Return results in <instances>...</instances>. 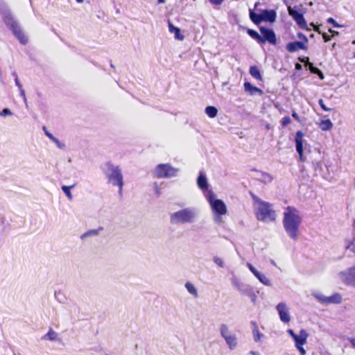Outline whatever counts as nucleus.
Instances as JSON below:
<instances>
[{
  "instance_id": "obj_33",
  "label": "nucleus",
  "mask_w": 355,
  "mask_h": 355,
  "mask_svg": "<svg viewBox=\"0 0 355 355\" xmlns=\"http://www.w3.org/2000/svg\"><path fill=\"white\" fill-rule=\"evenodd\" d=\"M54 295H55V300L58 302H59L60 303H65V302L67 301V297H65L64 293H62L60 291H55Z\"/></svg>"
},
{
  "instance_id": "obj_58",
  "label": "nucleus",
  "mask_w": 355,
  "mask_h": 355,
  "mask_svg": "<svg viewBox=\"0 0 355 355\" xmlns=\"http://www.w3.org/2000/svg\"><path fill=\"white\" fill-rule=\"evenodd\" d=\"M329 31L333 35H338V32L329 29Z\"/></svg>"
},
{
  "instance_id": "obj_23",
  "label": "nucleus",
  "mask_w": 355,
  "mask_h": 355,
  "mask_svg": "<svg viewBox=\"0 0 355 355\" xmlns=\"http://www.w3.org/2000/svg\"><path fill=\"white\" fill-rule=\"evenodd\" d=\"M243 86L245 91L248 92L250 95H254L256 93L259 95L263 94V91L261 89L252 85L249 82H245Z\"/></svg>"
},
{
  "instance_id": "obj_49",
  "label": "nucleus",
  "mask_w": 355,
  "mask_h": 355,
  "mask_svg": "<svg viewBox=\"0 0 355 355\" xmlns=\"http://www.w3.org/2000/svg\"><path fill=\"white\" fill-rule=\"evenodd\" d=\"M331 37V35H329L327 33H322V38L325 42L330 41Z\"/></svg>"
},
{
  "instance_id": "obj_54",
  "label": "nucleus",
  "mask_w": 355,
  "mask_h": 355,
  "mask_svg": "<svg viewBox=\"0 0 355 355\" xmlns=\"http://www.w3.org/2000/svg\"><path fill=\"white\" fill-rule=\"evenodd\" d=\"M347 340L351 343L352 347L355 349V338H347Z\"/></svg>"
},
{
  "instance_id": "obj_26",
  "label": "nucleus",
  "mask_w": 355,
  "mask_h": 355,
  "mask_svg": "<svg viewBox=\"0 0 355 355\" xmlns=\"http://www.w3.org/2000/svg\"><path fill=\"white\" fill-rule=\"evenodd\" d=\"M188 293L193 295L195 298L198 297V293L196 286L190 282H187L184 285Z\"/></svg>"
},
{
  "instance_id": "obj_2",
  "label": "nucleus",
  "mask_w": 355,
  "mask_h": 355,
  "mask_svg": "<svg viewBox=\"0 0 355 355\" xmlns=\"http://www.w3.org/2000/svg\"><path fill=\"white\" fill-rule=\"evenodd\" d=\"M101 169L109 183L119 187V194L122 195L124 185L122 170L119 165H114L111 162H107L101 166Z\"/></svg>"
},
{
  "instance_id": "obj_51",
  "label": "nucleus",
  "mask_w": 355,
  "mask_h": 355,
  "mask_svg": "<svg viewBox=\"0 0 355 355\" xmlns=\"http://www.w3.org/2000/svg\"><path fill=\"white\" fill-rule=\"evenodd\" d=\"M15 83L16 86L18 87V89H21V87H22V85L19 82L18 77H16V78H15Z\"/></svg>"
},
{
  "instance_id": "obj_34",
  "label": "nucleus",
  "mask_w": 355,
  "mask_h": 355,
  "mask_svg": "<svg viewBox=\"0 0 355 355\" xmlns=\"http://www.w3.org/2000/svg\"><path fill=\"white\" fill-rule=\"evenodd\" d=\"M252 334H253V336H254V340L256 343L260 341L265 336L264 334L261 333L259 331V329H257L256 328L255 329H252Z\"/></svg>"
},
{
  "instance_id": "obj_35",
  "label": "nucleus",
  "mask_w": 355,
  "mask_h": 355,
  "mask_svg": "<svg viewBox=\"0 0 355 355\" xmlns=\"http://www.w3.org/2000/svg\"><path fill=\"white\" fill-rule=\"evenodd\" d=\"M257 279L261 282L263 284L266 286H272L271 282L269 279H268L265 275L261 273L260 276H259Z\"/></svg>"
},
{
  "instance_id": "obj_32",
  "label": "nucleus",
  "mask_w": 355,
  "mask_h": 355,
  "mask_svg": "<svg viewBox=\"0 0 355 355\" xmlns=\"http://www.w3.org/2000/svg\"><path fill=\"white\" fill-rule=\"evenodd\" d=\"M98 230H89L87 232L83 234L80 236L81 239H85L87 237L94 236L98 234Z\"/></svg>"
},
{
  "instance_id": "obj_46",
  "label": "nucleus",
  "mask_w": 355,
  "mask_h": 355,
  "mask_svg": "<svg viewBox=\"0 0 355 355\" xmlns=\"http://www.w3.org/2000/svg\"><path fill=\"white\" fill-rule=\"evenodd\" d=\"M224 0H209L210 3L213 6H220L222 4Z\"/></svg>"
},
{
  "instance_id": "obj_3",
  "label": "nucleus",
  "mask_w": 355,
  "mask_h": 355,
  "mask_svg": "<svg viewBox=\"0 0 355 355\" xmlns=\"http://www.w3.org/2000/svg\"><path fill=\"white\" fill-rule=\"evenodd\" d=\"M198 209L189 207L171 214L170 223L173 225L191 224L196 221Z\"/></svg>"
},
{
  "instance_id": "obj_59",
  "label": "nucleus",
  "mask_w": 355,
  "mask_h": 355,
  "mask_svg": "<svg viewBox=\"0 0 355 355\" xmlns=\"http://www.w3.org/2000/svg\"><path fill=\"white\" fill-rule=\"evenodd\" d=\"M292 116H293V118H295V119H298V116H297V113H296V112H295L292 114Z\"/></svg>"
},
{
  "instance_id": "obj_31",
  "label": "nucleus",
  "mask_w": 355,
  "mask_h": 355,
  "mask_svg": "<svg viewBox=\"0 0 355 355\" xmlns=\"http://www.w3.org/2000/svg\"><path fill=\"white\" fill-rule=\"evenodd\" d=\"M247 33L252 39L255 40L259 44L261 40L260 34L252 29H248Z\"/></svg>"
},
{
  "instance_id": "obj_28",
  "label": "nucleus",
  "mask_w": 355,
  "mask_h": 355,
  "mask_svg": "<svg viewBox=\"0 0 355 355\" xmlns=\"http://www.w3.org/2000/svg\"><path fill=\"white\" fill-rule=\"evenodd\" d=\"M320 128L323 131H327L331 129L333 123L329 119L322 120L319 124Z\"/></svg>"
},
{
  "instance_id": "obj_12",
  "label": "nucleus",
  "mask_w": 355,
  "mask_h": 355,
  "mask_svg": "<svg viewBox=\"0 0 355 355\" xmlns=\"http://www.w3.org/2000/svg\"><path fill=\"white\" fill-rule=\"evenodd\" d=\"M197 185L198 188L202 191L205 197L206 198L209 194V192H213L209 189L208 180L205 172L200 171L197 178Z\"/></svg>"
},
{
  "instance_id": "obj_10",
  "label": "nucleus",
  "mask_w": 355,
  "mask_h": 355,
  "mask_svg": "<svg viewBox=\"0 0 355 355\" xmlns=\"http://www.w3.org/2000/svg\"><path fill=\"white\" fill-rule=\"evenodd\" d=\"M343 283L347 286H355V266L350 267L339 273Z\"/></svg>"
},
{
  "instance_id": "obj_50",
  "label": "nucleus",
  "mask_w": 355,
  "mask_h": 355,
  "mask_svg": "<svg viewBox=\"0 0 355 355\" xmlns=\"http://www.w3.org/2000/svg\"><path fill=\"white\" fill-rule=\"evenodd\" d=\"M247 266L248 268H249V270L252 272L254 273V272H256V270H257L251 263H247Z\"/></svg>"
},
{
  "instance_id": "obj_30",
  "label": "nucleus",
  "mask_w": 355,
  "mask_h": 355,
  "mask_svg": "<svg viewBox=\"0 0 355 355\" xmlns=\"http://www.w3.org/2000/svg\"><path fill=\"white\" fill-rule=\"evenodd\" d=\"M73 187H74V185H71V186L64 185L62 187V190L65 193V195L67 196V198L69 200H72V199H73V196L71 193V189Z\"/></svg>"
},
{
  "instance_id": "obj_7",
  "label": "nucleus",
  "mask_w": 355,
  "mask_h": 355,
  "mask_svg": "<svg viewBox=\"0 0 355 355\" xmlns=\"http://www.w3.org/2000/svg\"><path fill=\"white\" fill-rule=\"evenodd\" d=\"M4 22L21 44H26L28 42V37L23 32L20 26L11 15H5Z\"/></svg>"
},
{
  "instance_id": "obj_45",
  "label": "nucleus",
  "mask_w": 355,
  "mask_h": 355,
  "mask_svg": "<svg viewBox=\"0 0 355 355\" xmlns=\"http://www.w3.org/2000/svg\"><path fill=\"white\" fill-rule=\"evenodd\" d=\"M318 103H319V105H320V107H321L323 110H324V111H329V110H331V108L327 107L324 104V101H323V100H322V99H320V100L318 101Z\"/></svg>"
},
{
  "instance_id": "obj_62",
  "label": "nucleus",
  "mask_w": 355,
  "mask_h": 355,
  "mask_svg": "<svg viewBox=\"0 0 355 355\" xmlns=\"http://www.w3.org/2000/svg\"><path fill=\"white\" fill-rule=\"evenodd\" d=\"M158 3H163L165 2V0H157Z\"/></svg>"
},
{
  "instance_id": "obj_36",
  "label": "nucleus",
  "mask_w": 355,
  "mask_h": 355,
  "mask_svg": "<svg viewBox=\"0 0 355 355\" xmlns=\"http://www.w3.org/2000/svg\"><path fill=\"white\" fill-rule=\"evenodd\" d=\"M345 248L355 254V239L347 241Z\"/></svg>"
},
{
  "instance_id": "obj_60",
  "label": "nucleus",
  "mask_w": 355,
  "mask_h": 355,
  "mask_svg": "<svg viewBox=\"0 0 355 355\" xmlns=\"http://www.w3.org/2000/svg\"><path fill=\"white\" fill-rule=\"evenodd\" d=\"M12 76L14 77V79L16 78V77H18L16 71H12Z\"/></svg>"
},
{
  "instance_id": "obj_5",
  "label": "nucleus",
  "mask_w": 355,
  "mask_h": 355,
  "mask_svg": "<svg viewBox=\"0 0 355 355\" xmlns=\"http://www.w3.org/2000/svg\"><path fill=\"white\" fill-rule=\"evenodd\" d=\"M206 199L209 202L213 212L216 215L215 220L220 223L221 220L220 216L227 212V207L225 204L221 200L216 199L214 192H209Z\"/></svg>"
},
{
  "instance_id": "obj_29",
  "label": "nucleus",
  "mask_w": 355,
  "mask_h": 355,
  "mask_svg": "<svg viewBox=\"0 0 355 355\" xmlns=\"http://www.w3.org/2000/svg\"><path fill=\"white\" fill-rule=\"evenodd\" d=\"M205 113L210 118H214L217 115L218 110L214 106H207L205 108Z\"/></svg>"
},
{
  "instance_id": "obj_4",
  "label": "nucleus",
  "mask_w": 355,
  "mask_h": 355,
  "mask_svg": "<svg viewBox=\"0 0 355 355\" xmlns=\"http://www.w3.org/2000/svg\"><path fill=\"white\" fill-rule=\"evenodd\" d=\"M256 202V216L259 220L264 222L275 220L276 214L271 204L261 199H257Z\"/></svg>"
},
{
  "instance_id": "obj_42",
  "label": "nucleus",
  "mask_w": 355,
  "mask_h": 355,
  "mask_svg": "<svg viewBox=\"0 0 355 355\" xmlns=\"http://www.w3.org/2000/svg\"><path fill=\"white\" fill-rule=\"evenodd\" d=\"M247 296H248L251 299L252 302H255L257 295L254 291L253 288L251 289V291L249 292V294H247Z\"/></svg>"
},
{
  "instance_id": "obj_20",
  "label": "nucleus",
  "mask_w": 355,
  "mask_h": 355,
  "mask_svg": "<svg viewBox=\"0 0 355 355\" xmlns=\"http://www.w3.org/2000/svg\"><path fill=\"white\" fill-rule=\"evenodd\" d=\"M233 284L236 289L243 295H247L252 288L250 285L241 283L236 279L233 280Z\"/></svg>"
},
{
  "instance_id": "obj_37",
  "label": "nucleus",
  "mask_w": 355,
  "mask_h": 355,
  "mask_svg": "<svg viewBox=\"0 0 355 355\" xmlns=\"http://www.w3.org/2000/svg\"><path fill=\"white\" fill-rule=\"evenodd\" d=\"M213 261L219 267L224 268L225 264H224V261H223V259H221L218 257H214Z\"/></svg>"
},
{
  "instance_id": "obj_21",
  "label": "nucleus",
  "mask_w": 355,
  "mask_h": 355,
  "mask_svg": "<svg viewBox=\"0 0 355 355\" xmlns=\"http://www.w3.org/2000/svg\"><path fill=\"white\" fill-rule=\"evenodd\" d=\"M168 31L171 33H174V37L178 40H183L184 35L181 34L180 29L176 26H175L170 21H168Z\"/></svg>"
},
{
  "instance_id": "obj_22",
  "label": "nucleus",
  "mask_w": 355,
  "mask_h": 355,
  "mask_svg": "<svg viewBox=\"0 0 355 355\" xmlns=\"http://www.w3.org/2000/svg\"><path fill=\"white\" fill-rule=\"evenodd\" d=\"M255 171L259 173V177L257 178L259 181L264 184H268L272 181L273 177L270 173L263 171H259L257 170Z\"/></svg>"
},
{
  "instance_id": "obj_16",
  "label": "nucleus",
  "mask_w": 355,
  "mask_h": 355,
  "mask_svg": "<svg viewBox=\"0 0 355 355\" xmlns=\"http://www.w3.org/2000/svg\"><path fill=\"white\" fill-rule=\"evenodd\" d=\"M46 137H47L51 144H54L58 149L61 150H66L67 146L65 142L58 137L54 136L53 134L46 130Z\"/></svg>"
},
{
  "instance_id": "obj_52",
  "label": "nucleus",
  "mask_w": 355,
  "mask_h": 355,
  "mask_svg": "<svg viewBox=\"0 0 355 355\" xmlns=\"http://www.w3.org/2000/svg\"><path fill=\"white\" fill-rule=\"evenodd\" d=\"M20 92V96L24 98V102H26V98L25 95V91L22 87H21V89H19Z\"/></svg>"
},
{
  "instance_id": "obj_9",
  "label": "nucleus",
  "mask_w": 355,
  "mask_h": 355,
  "mask_svg": "<svg viewBox=\"0 0 355 355\" xmlns=\"http://www.w3.org/2000/svg\"><path fill=\"white\" fill-rule=\"evenodd\" d=\"M259 31L261 33V40L259 44H264L268 42L270 44H277V37L275 31L264 26H259Z\"/></svg>"
},
{
  "instance_id": "obj_55",
  "label": "nucleus",
  "mask_w": 355,
  "mask_h": 355,
  "mask_svg": "<svg viewBox=\"0 0 355 355\" xmlns=\"http://www.w3.org/2000/svg\"><path fill=\"white\" fill-rule=\"evenodd\" d=\"M251 324L252 325V329H259V327H258V325H257V323L254 321H252L251 322Z\"/></svg>"
},
{
  "instance_id": "obj_14",
  "label": "nucleus",
  "mask_w": 355,
  "mask_h": 355,
  "mask_svg": "<svg viewBox=\"0 0 355 355\" xmlns=\"http://www.w3.org/2000/svg\"><path fill=\"white\" fill-rule=\"evenodd\" d=\"M276 310L279 314L280 320L284 323H288L291 321L288 308L286 303L280 302L276 306Z\"/></svg>"
},
{
  "instance_id": "obj_38",
  "label": "nucleus",
  "mask_w": 355,
  "mask_h": 355,
  "mask_svg": "<svg viewBox=\"0 0 355 355\" xmlns=\"http://www.w3.org/2000/svg\"><path fill=\"white\" fill-rule=\"evenodd\" d=\"M153 189L156 196L159 197L161 195V189L157 182L153 184Z\"/></svg>"
},
{
  "instance_id": "obj_13",
  "label": "nucleus",
  "mask_w": 355,
  "mask_h": 355,
  "mask_svg": "<svg viewBox=\"0 0 355 355\" xmlns=\"http://www.w3.org/2000/svg\"><path fill=\"white\" fill-rule=\"evenodd\" d=\"M288 12L300 28L307 29L306 21L302 13L289 6H288Z\"/></svg>"
},
{
  "instance_id": "obj_57",
  "label": "nucleus",
  "mask_w": 355,
  "mask_h": 355,
  "mask_svg": "<svg viewBox=\"0 0 355 355\" xmlns=\"http://www.w3.org/2000/svg\"><path fill=\"white\" fill-rule=\"evenodd\" d=\"M253 275H254L257 278H258V277H259V276H260L261 272H259L258 270H256V272H254L253 273Z\"/></svg>"
},
{
  "instance_id": "obj_48",
  "label": "nucleus",
  "mask_w": 355,
  "mask_h": 355,
  "mask_svg": "<svg viewBox=\"0 0 355 355\" xmlns=\"http://www.w3.org/2000/svg\"><path fill=\"white\" fill-rule=\"evenodd\" d=\"M298 351L300 352L301 355H305L306 354V350L304 349L303 345H299L298 347H295Z\"/></svg>"
},
{
  "instance_id": "obj_64",
  "label": "nucleus",
  "mask_w": 355,
  "mask_h": 355,
  "mask_svg": "<svg viewBox=\"0 0 355 355\" xmlns=\"http://www.w3.org/2000/svg\"><path fill=\"white\" fill-rule=\"evenodd\" d=\"M110 67H111L112 68H114V64H113L112 62H110Z\"/></svg>"
},
{
  "instance_id": "obj_56",
  "label": "nucleus",
  "mask_w": 355,
  "mask_h": 355,
  "mask_svg": "<svg viewBox=\"0 0 355 355\" xmlns=\"http://www.w3.org/2000/svg\"><path fill=\"white\" fill-rule=\"evenodd\" d=\"M250 355H260V354L258 352L256 351H250Z\"/></svg>"
},
{
  "instance_id": "obj_19",
  "label": "nucleus",
  "mask_w": 355,
  "mask_h": 355,
  "mask_svg": "<svg viewBox=\"0 0 355 355\" xmlns=\"http://www.w3.org/2000/svg\"><path fill=\"white\" fill-rule=\"evenodd\" d=\"M262 17L263 21L273 23L276 20L277 12L275 10H263Z\"/></svg>"
},
{
  "instance_id": "obj_25",
  "label": "nucleus",
  "mask_w": 355,
  "mask_h": 355,
  "mask_svg": "<svg viewBox=\"0 0 355 355\" xmlns=\"http://www.w3.org/2000/svg\"><path fill=\"white\" fill-rule=\"evenodd\" d=\"M250 18L254 24H259L261 21H263L262 17V12L260 14H257L250 10Z\"/></svg>"
},
{
  "instance_id": "obj_11",
  "label": "nucleus",
  "mask_w": 355,
  "mask_h": 355,
  "mask_svg": "<svg viewBox=\"0 0 355 355\" xmlns=\"http://www.w3.org/2000/svg\"><path fill=\"white\" fill-rule=\"evenodd\" d=\"M313 296L317 299L320 303L329 304H340L342 302V297L339 293H334L331 296L327 297L320 293H314Z\"/></svg>"
},
{
  "instance_id": "obj_63",
  "label": "nucleus",
  "mask_w": 355,
  "mask_h": 355,
  "mask_svg": "<svg viewBox=\"0 0 355 355\" xmlns=\"http://www.w3.org/2000/svg\"><path fill=\"white\" fill-rule=\"evenodd\" d=\"M78 3H82L84 0H76Z\"/></svg>"
},
{
  "instance_id": "obj_17",
  "label": "nucleus",
  "mask_w": 355,
  "mask_h": 355,
  "mask_svg": "<svg viewBox=\"0 0 355 355\" xmlns=\"http://www.w3.org/2000/svg\"><path fill=\"white\" fill-rule=\"evenodd\" d=\"M286 49L291 53L295 52L300 49L306 50L307 46L304 44V42L300 41H295L292 42H289L286 46Z\"/></svg>"
},
{
  "instance_id": "obj_44",
  "label": "nucleus",
  "mask_w": 355,
  "mask_h": 355,
  "mask_svg": "<svg viewBox=\"0 0 355 355\" xmlns=\"http://www.w3.org/2000/svg\"><path fill=\"white\" fill-rule=\"evenodd\" d=\"M327 23L329 24H333V26L335 27V28H339V27H342L343 26L338 24L333 18L330 17L327 19Z\"/></svg>"
},
{
  "instance_id": "obj_6",
  "label": "nucleus",
  "mask_w": 355,
  "mask_h": 355,
  "mask_svg": "<svg viewBox=\"0 0 355 355\" xmlns=\"http://www.w3.org/2000/svg\"><path fill=\"white\" fill-rule=\"evenodd\" d=\"M220 336L224 339L229 349L234 350L239 345V339L236 334L233 333L226 324H220L219 326Z\"/></svg>"
},
{
  "instance_id": "obj_39",
  "label": "nucleus",
  "mask_w": 355,
  "mask_h": 355,
  "mask_svg": "<svg viewBox=\"0 0 355 355\" xmlns=\"http://www.w3.org/2000/svg\"><path fill=\"white\" fill-rule=\"evenodd\" d=\"M312 72H313V73L317 74V75L319 76L320 79H321V80L324 79V75H323V73H322V72L321 71V70H320V69H319L318 68H317V67H313V69H312Z\"/></svg>"
},
{
  "instance_id": "obj_61",
  "label": "nucleus",
  "mask_w": 355,
  "mask_h": 355,
  "mask_svg": "<svg viewBox=\"0 0 355 355\" xmlns=\"http://www.w3.org/2000/svg\"><path fill=\"white\" fill-rule=\"evenodd\" d=\"M300 68H301V64L297 63V64H296V69H300Z\"/></svg>"
},
{
  "instance_id": "obj_40",
  "label": "nucleus",
  "mask_w": 355,
  "mask_h": 355,
  "mask_svg": "<svg viewBox=\"0 0 355 355\" xmlns=\"http://www.w3.org/2000/svg\"><path fill=\"white\" fill-rule=\"evenodd\" d=\"M12 114V112L8 108H4L0 112V116H11Z\"/></svg>"
},
{
  "instance_id": "obj_53",
  "label": "nucleus",
  "mask_w": 355,
  "mask_h": 355,
  "mask_svg": "<svg viewBox=\"0 0 355 355\" xmlns=\"http://www.w3.org/2000/svg\"><path fill=\"white\" fill-rule=\"evenodd\" d=\"M286 332H287L288 334H289L291 336L292 338H294L295 336L296 335V334L291 329H287Z\"/></svg>"
},
{
  "instance_id": "obj_15",
  "label": "nucleus",
  "mask_w": 355,
  "mask_h": 355,
  "mask_svg": "<svg viewBox=\"0 0 355 355\" xmlns=\"http://www.w3.org/2000/svg\"><path fill=\"white\" fill-rule=\"evenodd\" d=\"M303 133L301 131H297L295 135V147L297 153L299 154L300 159L302 162L304 161L303 155Z\"/></svg>"
},
{
  "instance_id": "obj_1",
  "label": "nucleus",
  "mask_w": 355,
  "mask_h": 355,
  "mask_svg": "<svg viewBox=\"0 0 355 355\" xmlns=\"http://www.w3.org/2000/svg\"><path fill=\"white\" fill-rule=\"evenodd\" d=\"M302 222V218L298 209L288 206L285 209L283 218V226L288 236L296 241L298 239L299 228Z\"/></svg>"
},
{
  "instance_id": "obj_43",
  "label": "nucleus",
  "mask_w": 355,
  "mask_h": 355,
  "mask_svg": "<svg viewBox=\"0 0 355 355\" xmlns=\"http://www.w3.org/2000/svg\"><path fill=\"white\" fill-rule=\"evenodd\" d=\"M247 296H248L251 299L252 302H255L257 295L254 291L253 288L251 289V291L249 292V294H247Z\"/></svg>"
},
{
  "instance_id": "obj_18",
  "label": "nucleus",
  "mask_w": 355,
  "mask_h": 355,
  "mask_svg": "<svg viewBox=\"0 0 355 355\" xmlns=\"http://www.w3.org/2000/svg\"><path fill=\"white\" fill-rule=\"evenodd\" d=\"M309 337V334L304 329H301L300 331V334H296L294 338H293L295 342V346L298 347L299 345H304L306 343L307 338Z\"/></svg>"
},
{
  "instance_id": "obj_27",
  "label": "nucleus",
  "mask_w": 355,
  "mask_h": 355,
  "mask_svg": "<svg viewBox=\"0 0 355 355\" xmlns=\"http://www.w3.org/2000/svg\"><path fill=\"white\" fill-rule=\"evenodd\" d=\"M249 73L254 78L258 80H262V76L261 75L260 70L257 66L250 67Z\"/></svg>"
},
{
  "instance_id": "obj_8",
  "label": "nucleus",
  "mask_w": 355,
  "mask_h": 355,
  "mask_svg": "<svg viewBox=\"0 0 355 355\" xmlns=\"http://www.w3.org/2000/svg\"><path fill=\"white\" fill-rule=\"evenodd\" d=\"M179 169L173 167L169 164H159L154 171L155 175L158 178H171L176 177Z\"/></svg>"
},
{
  "instance_id": "obj_41",
  "label": "nucleus",
  "mask_w": 355,
  "mask_h": 355,
  "mask_svg": "<svg viewBox=\"0 0 355 355\" xmlns=\"http://www.w3.org/2000/svg\"><path fill=\"white\" fill-rule=\"evenodd\" d=\"M291 123V119L288 116L282 118L281 123L282 126H286Z\"/></svg>"
},
{
  "instance_id": "obj_47",
  "label": "nucleus",
  "mask_w": 355,
  "mask_h": 355,
  "mask_svg": "<svg viewBox=\"0 0 355 355\" xmlns=\"http://www.w3.org/2000/svg\"><path fill=\"white\" fill-rule=\"evenodd\" d=\"M297 37L299 39H301L304 42L307 43L308 42V39L307 37L303 34V33H297Z\"/></svg>"
},
{
  "instance_id": "obj_24",
  "label": "nucleus",
  "mask_w": 355,
  "mask_h": 355,
  "mask_svg": "<svg viewBox=\"0 0 355 355\" xmlns=\"http://www.w3.org/2000/svg\"><path fill=\"white\" fill-rule=\"evenodd\" d=\"M46 339L49 340L51 341L58 342L59 344H62V338L59 337L58 334L50 329L49 331L46 334Z\"/></svg>"
}]
</instances>
